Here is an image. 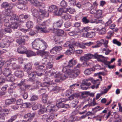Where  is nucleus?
<instances>
[{
	"instance_id": "nucleus-41",
	"label": "nucleus",
	"mask_w": 122,
	"mask_h": 122,
	"mask_svg": "<svg viewBox=\"0 0 122 122\" xmlns=\"http://www.w3.org/2000/svg\"><path fill=\"white\" fill-rule=\"evenodd\" d=\"M33 23L31 21H28L26 23V26L28 29H30L32 28L33 26Z\"/></svg>"
},
{
	"instance_id": "nucleus-51",
	"label": "nucleus",
	"mask_w": 122,
	"mask_h": 122,
	"mask_svg": "<svg viewBox=\"0 0 122 122\" xmlns=\"http://www.w3.org/2000/svg\"><path fill=\"white\" fill-rule=\"evenodd\" d=\"M68 101V99L67 98H60V99H58L57 102L63 103V102H65Z\"/></svg>"
},
{
	"instance_id": "nucleus-61",
	"label": "nucleus",
	"mask_w": 122,
	"mask_h": 122,
	"mask_svg": "<svg viewBox=\"0 0 122 122\" xmlns=\"http://www.w3.org/2000/svg\"><path fill=\"white\" fill-rule=\"evenodd\" d=\"M84 73L86 75H87L90 74L91 73L90 69L88 68L85 70L84 72Z\"/></svg>"
},
{
	"instance_id": "nucleus-19",
	"label": "nucleus",
	"mask_w": 122,
	"mask_h": 122,
	"mask_svg": "<svg viewBox=\"0 0 122 122\" xmlns=\"http://www.w3.org/2000/svg\"><path fill=\"white\" fill-rule=\"evenodd\" d=\"M28 37L26 36H22L19 39H17V42L21 45H24L25 44V41L26 39H28Z\"/></svg>"
},
{
	"instance_id": "nucleus-45",
	"label": "nucleus",
	"mask_w": 122,
	"mask_h": 122,
	"mask_svg": "<svg viewBox=\"0 0 122 122\" xmlns=\"http://www.w3.org/2000/svg\"><path fill=\"white\" fill-rule=\"evenodd\" d=\"M79 101L78 100L75 99L73 100L71 103V105L73 107H75L77 105Z\"/></svg>"
},
{
	"instance_id": "nucleus-38",
	"label": "nucleus",
	"mask_w": 122,
	"mask_h": 122,
	"mask_svg": "<svg viewBox=\"0 0 122 122\" xmlns=\"http://www.w3.org/2000/svg\"><path fill=\"white\" fill-rule=\"evenodd\" d=\"M77 62V60L73 59L70 60L68 62V66L70 67H72L75 65Z\"/></svg>"
},
{
	"instance_id": "nucleus-20",
	"label": "nucleus",
	"mask_w": 122,
	"mask_h": 122,
	"mask_svg": "<svg viewBox=\"0 0 122 122\" xmlns=\"http://www.w3.org/2000/svg\"><path fill=\"white\" fill-rule=\"evenodd\" d=\"M37 74L36 72L34 71H32L30 73L28 74V76L29 78L28 80V81L32 82L35 81L36 80L35 77Z\"/></svg>"
},
{
	"instance_id": "nucleus-63",
	"label": "nucleus",
	"mask_w": 122,
	"mask_h": 122,
	"mask_svg": "<svg viewBox=\"0 0 122 122\" xmlns=\"http://www.w3.org/2000/svg\"><path fill=\"white\" fill-rule=\"evenodd\" d=\"M64 33V31L62 30H59L57 32V35L58 36H62Z\"/></svg>"
},
{
	"instance_id": "nucleus-49",
	"label": "nucleus",
	"mask_w": 122,
	"mask_h": 122,
	"mask_svg": "<svg viewBox=\"0 0 122 122\" xmlns=\"http://www.w3.org/2000/svg\"><path fill=\"white\" fill-rule=\"evenodd\" d=\"M60 5L63 7H65L67 6V3L64 0H63L60 3Z\"/></svg>"
},
{
	"instance_id": "nucleus-62",
	"label": "nucleus",
	"mask_w": 122,
	"mask_h": 122,
	"mask_svg": "<svg viewBox=\"0 0 122 122\" xmlns=\"http://www.w3.org/2000/svg\"><path fill=\"white\" fill-rule=\"evenodd\" d=\"M64 104L63 103L57 102L56 105L57 107H58V108H63Z\"/></svg>"
},
{
	"instance_id": "nucleus-3",
	"label": "nucleus",
	"mask_w": 122,
	"mask_h": 122,
	"mask_svg": "<svg viewBox=\"0 0 122 122\" xmlns=\"http://www.w3.org/2000/svg\"><path fill=\"white\" fill-rule=\"evenodd\" d=\"M48 103L49 104L47 106L46 108H43L39 110L38 112V114H41L46 112H53L56 110V104L51 103L49 102H48Z\"/></svg>"
},
{
	"instance_id": "nucleus-36",
	"label": "nucleus",
	"mask_w": 122,
	"mask_h": 122,
	"mask_svg": "<svg viewBox=\"0 0 122 122\" xmlns=\"http://www.w3.org/2000/svg\"><path fill=\"white\" fill-rule=\"evenodd\" d=\"M71 18V15L68 13H65L62 14V18L63 19L69 20Z\"/></svg>"
},
{
	"instance_id": "nucleus-46",
	"label": "nucleus",
	"mask_w": 122,
	"mask_h": 122,
	"mask_svg": "<svg viewBox=\"0 0 122 122\" xmlns=\"http://www.w3.org/2000/svg\"><path fill=\"white\" fill-rule=\"evenodd\" d=\"M18 116V115L17 114H15L12 116L8 120L7 122H12L16 119Z\"/></svg>"
},
{
	"instance_id": "nucleus-28",
	"label": "nucleus",
	"mask_w": 122,
	"mask_h": 122,
	"mask_svg": "<svg viewBox=\"0 0 122 122\" xmlns=\"http://www.w3.org/2000/svg\"><path fill=\"white\" fill-rule=\"evenodd\" d=\"M15 73L16 76L20 78L22 77L24 75L23 71L20 70L16 71Z\"/></svg>"
},
{
	"instance_id": "nucleus-60",
	"label": "nucleus",
	"mask_w": 122,
	"mask_h": 122,
	"mask_svg": "<svg viewBox=\"0 0 122 122\" xmlns=\"http://www.w3.org/2000/svg\"><path fill=\"white\" fill-rule=\"evenodd\" d=\"M106 31V29L105 27L102 28L100 30L99 32L101 34H105Z\"/></svg>"
},
{
	"instance_id": "nucleus-10",
	"label": "nucleus",
	"mask_w": 122,
	"mask_h": 122,
	"mask_svg": "<svg viewBox=\"0 0 122 122\" xmlns=\"http://www.w3.org/2000/svg\"><path fill=\"white\" fill-rule=\"evenodd\" d=\"M40 2L41 4V5L37 6H40L38 10L34 8L31 9V11L32 15L34 17H35L36 18H37L38 16H39V15H40V13L41 12H42V13H44L46 12L44 10L41 9L42 3L41 2Z\"/></svg>"
},
{
	"instance_id": "nucleus-16",
	"label": "nucleus",
	"mask_w": 122,
	"mask_h": 122,
	"mask_svg": "<svg viewBox=\"0 0 122 122\" xmlns=\"http://www.w3.org/2000/svg\"><path fill=\"white\" fill-rule=\"evenodd\" d=\"M31 85H24L18 86L19 87V92L20 94L21 95L23 94L25 92V91L29 89L31 87Z\"/></svg>"
},
{
	"instance_id": "nucleus-57",
	"label": "nucleus",
	"mask_w": 122,
	"mask_h": 122,
	"mask_svg": "<svg viewBox=\"0 0 122 122\" xmlns=\"http://www.w3.org/2000/svg\"><path fill=\"white\" fill-rule=\"evenodd\" d=\"M4 64L3 62H1L0 63V75L3 73V71H2V68L4 67Z\"/></svg>"
},
{
	"instance_id": "nucleus-14",
	"label": "nucleus",
	"mask_w": 122,
	"mask_h": 122,
	"mask_svg": "<svg viewBox=\"0 0 122 122\" xmlns=\"http://www.w3.org/2000/svg\"><path fill=\"white\" fill-rule=\"evenodd\" d=\"M9 42L6 39L2 38L0 39V47L2 48L7 47L9 45Z\"/></svg>"
},
{
	"instance_id": "nucleus-24",
	"label": "nucleus",
	"mask_w": 122,
	"mask_h": 122,
	"mask_svg": "<svg viewBox=\"0 0 122 122\" xmlns=\"http://www.w3.org/2000/svg\"><path fill=\"white\" fill-rule=\"evenodd\" d=\"M92 6V4L89 2H87L83 4L81 6L82 9L86 10H89Z\"/></svg>"
},
{
	"instance_id": "nucleus-37",
	"label": "nucleus",
	"mask_w": 122,
	"mask_h": 122,
	"mask_svg": "<svg viewBox=\"0 0 122 122\" xmlns=\"http://www.w3.org/2000/svg\"><path fill=\"white\" fill-rule=\"evenodd\" d=\"M55 116V114H51L50 115H48V117L46 120V122H50L54 118Z\"/></svg>"
},
{
	"instance_id": "nucleus-4",
	"label": "nucleus",
	"mask_w": 122,
	"mask_h": 122,
	"mask_svg": "<svg viewBox=\"0 0 122 122\" xmlns=\"http://www.w3.org/2000/svg\"><path fill=\"white\" fill-rule=\"evenodd\" d=\"M32 44L33 48L37 50L41 48V45L42 44L43 45H44L45 48L47 47V44L45 42L39 39L35 40L32 42Z\"/></svg>"
},
{
	"instance_id": "nucleus-26",
	"label": "nucleus",
	"mask_w": 122,
	"mask_h": 122,
	"mask_svg": "<svg viewBox=\"0 0 122 122\" xmlns=\"http://www.w3.org/2000/svg\"><path fill=\"white\" fill-rule=\"evenodd\" d=\"M3 71V74L5 76H8V75H10L12 72L11 69L9 67L5 68Z\"/></svg>"
},
{
	"instance_id": "nucleus-31",
	"label": "nucleus",
	"mask_w": 122,
	"mask_h": 122,
	"mask_svg": "<svg viewBox=\"0 0 122 122\" xmlns=\"http://www.w3.org/2000/svg\"><path fill=\"white\" fill-rule=\"evenodd\" d=\"M95 35V33L93 32H87L86 33L85 35H83L84 36L89 38H91L94 37Z\"/></svg>"
},
{
	"instance_id": "nucleus-44",
	"label": "nucleus",
	"mask_w": 122,
	"mask_h": 122,
	"mask_svg": "<svg viewBox=\"0 0 122 122\" xmlns=\"http://www.w3.org/2000/svg\"><path fill=\"white\" fill-rule=\"evenodd\" d=\"M89 28L88 27H85L82 29L80 31V33L83 32V35H85L86 34L85 32H87L89 30Z\"/></svg>"
},
{
	"instance_id": "nucleus-52",
	"label": "nucleus",
	"mask_w": 122,
	"mask_h": 122,
	"mask_svg": "<svg viewBox=\"0 0 122 122\" xmlns=\"http://www.w3.org/2000/svg\"><path fill=\"white\" fill-rule=\"evenodd\" d=\"M85 95H83V97H87V95H89L90 96L93 97L94 96V94L92 93H91L89 92H87L85 93Z\"/></svg>"
},
{
	"instance_id": "nucleus-25",
	"label": "nucleus",
	"mask_w": 122,
	"mask_h": 122,
	"mask_svg": "<svg viewBox=\"0 0 122 122\" xmlns=\"http://www.w3.org/2000/svg\"><path fill=\"white\" fill-rule=\"evenodd\" d=\"M26 50V48L24 46H19L17 49V51L20 54H25Z\"/></svg>"
},
{
	"instance_id": "nucleus-22",
	"label": "nucleus",
	"mask_w": 122,
	"mask_h": 122,
	"mask_svg": "<svg viewBox=\"0 0 122 122\" xmlns=\"http://www.w3.org/2000/svg\"><path fill=\"white\" fill-rule=\"evenodd\" d=\"M35 114V113H33L32 114L30 113H28L25 115L24 118H28L27 120H26V122H30L31 121L32 119L34 117Z\"/></svg>"
},
{
	"instance_id": "nucleus-43",
	"label": "nucleus",
	"mask_w": 122,
	"mask_h": 122,
	"mask_svg": "<svg viewBox=\"0 0 122 122\" xmlns=\"http://www.w3.org/2000/svg\"><path fill=\"white\" fill-rule=\"evenodd\" d=\"M75 11V9L72 8L70 7H68L67 9H66V11H64V10H63V12H68L70 14H72L74 13Z\"/></svg>"
},
{
	"instance_id": "nucleus-40",
	"label": "nucleus",
	"mask_w": 122,
	"mask_h": 122,
	"mask_svg": "<svg viewBox=\"0 0 122 122\" xmlns=\"http://www.w3.org/2000/svg\"><path fill=\"white\" fill-rule=\"evenodd\" d=\"M5 77L7 81H13L15 80L14 76L11 73L10 75H8V76H6Z\"/></svg>"
},
{
	"instance_id": "nucleus-2",
	"label": "nucleus",
	"mask_w": 122,
	"mask_h": 122,
	"mask_svg": "<svg viewBox=\"0 0 122 122\" xmlns=\"http://www.w3.org/2000/svg\"><path fill=\"white\" fill-rule=\"evenodd\" d=\"M20 21L18 16L14 15L13 17L10 18V21L11 23L10 26L11 28L14 30L17 29Z\"/></svg>"
},
{
	"instance_id": "nucleus-33",
	"label": "nucleus",
	"mask_w": 122,
	"mask_h": 122,
	"mask_svg": "<svg viewBox=\"0 0 122 122\" xmlns=\"http://www.w3.org/2000/svg\"><path fill=\"white\" fill-rule=\"evenodd\" d=\"M16 101L15 98H13L6 99L5 101V103L6 105H9L13 103Z\"/></svg>"
},
{
	"instance_id": "nucleus-39",
	"label": "nucleus",
	"mask_w": 122,
	"mask_h": 122,
	"mask_svg": "<svg viewBox=\"0 0 122 122\" xmlns=\"http://www.w3.org/2000/svg\"><path fill=\"white\" fill-rule=\"evenodd\" d=\"M74 47L76 46H78L80 47L83 48H86L84 46V44L82 43H79L75 41H74Z\"/></svg>"
},
{
	"instance_id": "nucleus-58",
	"label": "nucleus",
	"mask_w": 122,
	"mask_h": 122,
	"mask_svg": "<svg viewBox=\"0 0 122 122\" xmlns=\"http://www.w3.org/2000/svg\"><path fill=\"white\" fill-rule=\"evenodd\" d=\"M38 99V96L36 95H33L30 98V101H34L37 100Z\"/></svg>"
},
{
	"instance_id": "nucleus-30",
	"label": "nucleus",
	"mask_w": 122,
	"mask_h": 122,
	"mask_svg": "<svg viewBox=\"0 0 122 122\" xmlns=\"http://www.w3.org/2000/svg\"><path fill=\"white\" fill-rule=\"evenodd\" d=\"M57 10V6L55 5H52L49 7L48 11L54 13Z\"/></svg>"
},
{
	"instance_id": "nucleus-54",
	"label": "nucleus",
	"mask_w": 122,
	"mask_h": 122,
	"mask_svg": "<svg viewBox=\"0 0 122 122\" xmlns=\"http://www.w3.org/2000/svg\"><path fill=\"white\" fill-rule=\"evenodd\" d=\"M12 60V59H9L8 61H7L5 63L4 62H2L3 63H4V65L6 64L7 67H8V66L12 64V63L11 62Z\"/></svg>"
},
{
	"instance_id": "nucleus-50",
	"label": "nucleus",
	"mask_w": 122,
	"mask_h": 122,
	"mask_svg": "<svg viewBox=\"0 0 122 122\" xmlns=\"http://www.w3.org/2000/svg\"><path fill=\"white\" fill-rule=\"evenodd\" d=\"M74 91L71 89L69 90L66 91V92L65 94L66 96H68L71 95L73 93Z\"/></svg>"
},
{
	"instance_id": "nucleus-12",
	"label": "nucleus",
	"mask_w": 122,
	"mask_h": 122,
	"mask_svg": "<svg viewBox=\"0 0 122 122\" xmlns=\"http://www.w3.org/2000/svg\"><path fill=\"white\" fill-rule=\"evenodd\" d=\"M50 75L55 78H57L58 79L56 80L58 82L60 81V80H65L64 79H63L64 77L63 75H61V74L60 73L53 71L51 74Z\"/></svg>"
},
{
	"instance_id": "nucleus-27",
	"label": "nucleus",
	"mask_w": 122,
	"mask_h": 122,
	"mask_svg": "<svg viewBox=\"0 0 122 122\" xmlns=\"http://www.w3.org/2000/svg\"><path fill=\"white\" fill-rule=\"evenodd\" d=\"M16 6L17 8L22 10H26L28 9V8L26 5L20 3L18 2Z\"/></svg>"
},
{
	"instance_id": "nucleus-11",
	"label": "nucleus",
	"mask_w": 122,
	"mask_h": 122,
	"mask_svg": "<svg viewBox=\"0 0 122 122\" xmlns=\"http://www.w3.org/2000/svg\"><path fill=\"white\" fill-rule=\"evenodd\" d=\"M81 81V84L80 86L81 89L83 90L87 89L88 87H86L85 86H89L91 85V83L89 82V81H90V78H89L87 79H83Z\"/></svg>"
},
{
	"instance_id": "nucleus-42",
	"label": "nucleus",
	"mask_w": 122,
	"mask_h": 122,
	"mask_svg": "<svg viewBox=\"0 0 122 122\" xmlns=\"http://www.w3.org/2000/svg\"><path fill=\"white\" fill-rule=\"evenodd\" d=\"M48 97L46 94H44L42 95V99L43 102L44 103H46L47 104V101L48 100Z\"/></svg>"
},
{
	"instance_id": "nucleus-8",
	"label": "nucleus",
	"mask_w": 122,
	"mask_h": 122,
	"mask_svg": "<svg viewBox=\"0 0 122 122\" xmlns=\"http://www.w3.org/2000/svg\"><path fill=\"white\" fill-rule=\"evenodd\" d=\"M80 73V70L79 69H74L72 71H69L68 73V74H66L63 79H66L69 76L71 77L75 78L79 75Z\"/></svg>"
},
{
	"instance_id": "nucleus-34",
	"label": "nucleus",
	"mask_w": 122,
	"mask_h": 122,
	"mask_svg": "<svg viewBox=\"0 0 122 122\" xmlns=\"http://www.w3.org/2000/svg\"><path fill=\"white\" fill-rule=\"evenodd\" d=\"M68 66H65L64 67L62 70V71L63 72H65V73L64 74H61V75L63 76H65L66 74H68V72L69 71H71L70 70L69 68L68 67Z\"/></svg>"
},
{
	"instance_id": "nucleus-1",
	"label": "nucleus",
	"mask_w": 122,
	"mask_h": 122,
	"mask_svg": "<svg viewBox=\"0 0 122 122\" xmlns=\"http://www.w3.org/2000/svg\"><path fill=\"white\" fill-rule=\"evenodd\" d=\"M104 58V57L102 55H98L96 54H95L94 55L88 54L81 57L80 60L82 62H84L81 65L82 67H87L89 65V63L87 61L88 60L92 58L97 59L98 60H100V58Z\"/></svg>"
},
{
	"instance_id": "nucleus-53",
	"label": "nucleus",
	"mask_w": 122,
	"mask_h": 122,
	"mask_svg": "<svg viewBox=\"0 0 122 122\" xmlns=\"http://www.w3.org/2000/svg\"><path fill=\"white\" fill-rule=\"evenodd\" d=\"M82 20L83 23L86 24L90 22V21L88 20L86 17H84L82 19Z\"/></svg>"
},
{
	"instance_id": "nucleus-32",
	"label": "nucleus",
	"mask_w": 122,
	"mask_h": 122,
	"mask_svg": "<svg viewBox=\"0 0 122 122\" xmlns=\"http://www.w3.org/2000/svg\"><path fill=\"white\" fill-rule=\"evenodd\" d=\"M53 85L54 86L52 85H52H51V86H52L53 87L52 89V91H54V92L55 93H57L59 92V90L60 89V88L58 86L56 85V84L55 83H53Z\"/></svg>"
},
{
	"instance_id": "nucleus-56",
	"label": "nucleus",
	"mask_w": 122,
	"mask_h": 122,
	"mask_svg": "<svg viewBox=\"0 0 122 122\" xmlns=\"http://www.w3.org/2000/svg\"><path fill=\"white\" fill-rule=\"evenodd\" d=\"M49 61V58L45 57L42 59V64L46 66V64L48 63Z\"/></svg>"
},
{
	"instance_id": "nucleus-15",
	"label": "nucleus",
	"mask_w": 122,
	"mask_h": 122,
	"mask_svg": "<svg viewBox=\"0 0 122 122\" xmlns=\"http://www.w3.org/2000/svg\"><path fill=\"white\" fill-rule=\"evenodd\" d=\"M37 55L41 56L42 57L46 58H51L52 56L49 55V52L44 51H43L39 50L37 52Z\"/></svg>"
},
{
	"instance_id": "nucleus-9",
	"label": "nucleus",
	"mask_w": 122,
	"mask_h": 122,
	"mask_svg": "<svg viewBox=\"0 0 122 122\" xmlns=\"http://www.w3.org/2000/svg\"><path fill=\"white\" fill-rule=\"evenodd\" d=\"M46 68L45 65H40L36 67V70L40 72H37V75L39 76H40L44 75L46 72Z\"/></svg>"
},
{
	"instance_id": "nucleus-13",
	"label": "nucleus",
	"mask_w": 122,
	"mask_h": 122,
	"mask_svg": "<svg viewBox=\"0 0 122 122\" xmlns=\"http://www.w3.org/2000/svg\"><path fill=\"white\" fill-rule=\"evenodd\" d=\"M40 15L37 19V22L40 25H41V24L42 23V19L47 17L49 16V13L48 12H46L44 13H42L41 12Z\"/></svg>"
},
{
	"instance_id": "nucleus-29",
	"label": "nucleus",
	"mask_w": 122,
	"mask_h": 122,
	"mask_svg": "<svg viewBox=\"0 0 122 122\" xmlns=\"http://www.w3.org/2000/svg\"><path fill=\"white\" fill-rule=\"evenodd\" d=\"M74 116H71L68 119L64 118L62 119V122H74Z\"/></svg>"
},
{
	"instance_id": "nucleus-6",
	"label": "nucleus",
	"mask_w": 122,
	"mask_h": 122,
	"mask_svg": "<svg viewBox=\"0 0 122 122\" xmlns=\"http://www.w3.org/2000/svg\"><path fill=\"white\" fill-rule=\"evenodd\" d=\"M51 21L48 20L46 21L43 22L41 24V26H37L36 27L37 29L41 33H46L48 32V31L46 26H49L50 24Z\"/></svg>"
},
{
	"instance_id": "nucleus-59",
	"label": "nucleus",
	"mask_w": 122,
	"mask_h": 122,
	"mask_svg": "<svg viewBox=\"0 0 122 122\" xmlns=\"http://www.w3.org/2000/svg\"><path fill=\"white\" fill-rule=\"evenodd\" d=\"M46 66L47 69H51L52 68L53 66V63L52 62H48Z\"/></svg>"
},
{
	"instance_id": "nucleus-47",
	"label": "nucleus",
	"mask_w": 122,
	"mask_h": 122,
	"mask_svg": "<svg viewBox=\"0 0 122 122\" xmlns=\"http://www.w3.org/2000/svg\"><path fill=\"white\" fill-rule=\"evenodd\" d=\"M62 9H60L56 11L54 13V15H56L57 16H60L62 14V13L63 12Z\"/></svg>"
},
{
	"instance_id": "nucleus-18",
	"label": "nucleus",
	"mask_w": 122,
	"mask_h": 122,
	"mask_svg": "<svg viewBox=\"0 0 122 122\" xmlns=\"http://www.w3.org/2000/svg\"><path fill=\"white\" fill-rule=\"evenodd\" d=\"M52 81H51L50 78L48 77L45 78L43 79L44 82L41 84L42 87H47L52 85Z\"/></svg>"
},
{
	"instance_id": "nucleus-5",
	"label": "nucleus",
	"mask_w": 122,
	"mask_h": 122,
	"mask_svg": "<svg viewBox=\"0 0 122 122\" xmlns=\"http://www.w3.org/2000/svg\"><path fill=\"white\" fill-rule=\"evenodd\" d=\"M3 14L4 16L3 18L2 23L4 22L5 23L8 22V21H10V18L13 16V14L11 10L9 9L4 10L3 11Z\"/></svg>"
},
{
	"instance_id": "nucleus-17",
	"label": "nucleus",
	"mask_w": 122,
	"mask_h": 122,
	"mask_svg": "<svg viewBox=\"0 0 122 122\" xmlns=\"http://www.w3.org/2000/svg\"><path fill=\"white\" fill-rule=\"evenodd\" d=\"M108 43V40H105L104 41L103 39H101L99 41H98L97 42V44L94 46H93V48H97L101 46L102 44H104V46L106 48L107 47V44Z\"/></svg>"
},
{
	"instance_id": "nucleus-23",
	"label": "nucleus",
	"mask_w": 122,
	"mask_h": 122,
	"mask_svg": "<svg viewBox=\"0 0 122 122\" xmlns=\"http://www.w3.org/2000/svg\"><path fill=\"white\" fill-rule=\"evenodd\" d=\"M63 23V21L62 20L54 22L53 23V26L55 28L57 27H60L62 25Z\"/></svg>"
},
{
	"instance_id": "nucleus-21",
	"label": "nucleus",
	"mask_w": 122,
	"mask_h": 122,
	"mask_svg": "<svg viewBox=\"0 0 122 122\" xmlns=\"http://www.w3.org/2000/svg\"><path fill=\"white\" fill-rule=\"evenodd\" d=\"M32 64L30 63H29L26 64L25 66L24 69L28 74L30 73L31 72Z\"/></svg>"
},
{
	"instance_id": "nucleus-48",
	"label": "nucleus",
	"mask_w": 122,
	"mask_h": 122,
	"mask_svg": "<svg viewBox=\"0 0 122 122\" xmlns=\"http://www.w3.org/2000/svg\"><path fill=\"white\" fill-rule=\"evenodd\" d=\"M114 32L113 31H110L107 33V35L106 36V38L108 39H110L111 37L113 35Z\"/></svg>"
},
{
	"instance_id": "nucleus-7",
	"label": "nucleus",
	"mask_w": 122,
	"mask_h": 122,
	"mask_svg": "<svg viewBox=\"0 0 122 122\" xmlns=\"http://www.w3.org/2000/svg\"><path fill=\"white\" fill-rule=\"evenodd\" d=\"M74 39H72L69 41H67L64 44L63 46L65 47H68L69 49L67 50L66 52L67 53L70 52L71 54L73 53L75 51V48L74 47Z\"/></svg>"
},
{
	"instance_id": "nucleus-55",
	"label": "nucleus",
	"mask_w": 122,
	"mask_h": 122,
	"mask_svg": "<svg viewBox=\"0 0 122 122\" xmlns=\"http://www.w3.org/2000/svg\"><path fill=\"white\" fill-rule=\"evenodd\" d=\"M113 43L117 45L118 46H120L121 45V42L118 41L116 39H114L113 40Z\"/></svg>"
},
{
	"instance_id": "nucleus-64",
	"label": "nucleus",
	"mask_w": 122,
	"mask_h": 122,
	"mask_svg": "<svg viewBox=\"0 0 122 122\" xmlns=\"http://www.w3.org/2000/svg\"><path fill=\"white\" fill-rule=\"evenodd\" d=\"M64 25L66 28H68L71 26V23L69 21L66 22L65 23Z\"/></svg>"
},
{
	"instance_id": "nucleus-35",
	"label": "nucleus",
	"mask_w": 122,
	"mask_h": 122,
	"mask_svg": "<svg viewBox=\"0 0 122 122\" xmlns=\"http://www.w3.org/2000/svg\"><path fill=\"white\" fill-rule=\"evenodd\" d=\"M25 53L28 57H31L36 55V54L35 52L33 51L30 50H28L26 51Z\"/></svg>"
}]
</instances>
